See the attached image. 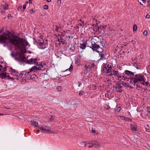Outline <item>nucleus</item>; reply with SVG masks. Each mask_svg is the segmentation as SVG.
Here are the masks:
<instances>
[{"label": "nucleus", "instance_id": "obj_36", "mask_svg": "<svg viewBox=\"0 0 150 150\" xmlns=\"http://www.w3.org/2000/svg\"><path fill=\"white\" fill-rule=\"evenodd\" d=\"M56 89L58 91H61L62 89V87L59 86H57Z\"/></svg>", "mask_w": 150, "mask_h": 150}, {"label": "nucleus", "instance_id": "obj_29", "mask_svg": "<svg viewBox=\"0 0 150 150\" xmlns=\"http://www.w3.org/2000/svg\"><path fill=\"white\" fill-rule=\"evenodd\" d=\"M73 66L72 64H71L69 68L67 69L66 70L64 71V72L68 71H71L73 69Z\"/></svg>", "mask_w": 150, "mask_h": 150}, {"label": "nucleus", "instance_id": "obj_61", "mask_svg": "<svg viewBox=\"0 0 150 150\" xmlns=\"http://www.w3.org/2000/svg\"><path fill=\"white\" fill-rule=\"evenodd\" d=\"M111 73V74H110V76H113L114 75V73L112 74V73Z\"/></svg>", "mask_w": 150, "mask_h": 150}, {"label": "nucleus", "instance_id": "obj_12", "mask_svg": "<svg viewBox=\"0 0 150 150\" xmlns=\"http://www.w3.org/2000/svg\"><path fill=\"white\" fill-rule=\"evenodd\" d=\"M115 76L119 80H125L126 78V76L122 75H121V74H119V72L115 75Z\"/></svg>", "mask_w": 150, "mask_h": 150}, {"label": "nucleus", "instance_id": "obj_6", "mask_svg": "<svg viewBox=\"0 0 150 150\" xmlns=\"http://www.w3.org/2000/svg\"><path fill=\"white\" fill-rule=\"evenodd\" d=\"M91 42L100 44L102 47H104L105 44L104 42L101 40V39L98 37L94 36L93 37L91 40Z\"/></svg>", "mask_w": 150, "mask_h": 150}, {"label": "nucleus", "instance_id": "obj_42", "mask_svg": "<svg viewBox=\"0 0 150 150\" xmlns=\"http://www.w3.org/2000/svg\"><path fill=\"white\" fill-rule=\"evenodd\" d=\"M143 35H146L147 34V32L146 30H145L143 32Z\"/></svg>", "mask_w": 150, "mask_h": 150}, {"label": "nucleus", "instance_id": "obj_21", "mask_svg": "<svg viewBox=\"0 0 150 150\" xmlns=\"http://www.w3.org/2000/svg\"><path fill=\"white\" fill-rule=\"evenodd\" d=\"M122 86H124L126 87H127L128 88H133L134 87L132 86H131L129 84V83H127L125 82H123L122 84Z\"/></svg>", "mask_w": 150, "mask_h": 150}, {"label": "nucleus", "instance_id": "obj_33", "mask_svg": "<svg viewBox=\"0 0 150 150\" xmlns=\"http://www.w3.org/2000/svg\"><path fill=\"white\" fill-rule=\"evenodd\" d=\"M37 66H38V68L39 70L41 69L43 67V66L42 64H39V65L38 64Z\"/></svg>", "mask_w": 150, "mask_h": 150}, {"label": "nucleus", "instance_id": "obj_31", "mask_svg": "<svg viewBox=\"0 0 150 150\" xmlns=\"http://www.w3.org/2000/svg\"><path fill=\"white\" fill-rule=\"evenodd\" d=\"M113 72L114 74V75L117 74L118 73V71H117V69H115L113 71Z\"/></svg>", "mask_w": 150, "mask_h": 150}, {"label": "nucleus", "instance_id": "obj_15", "mask_svg": "<svg viewBox=\"0 0 150 150\" xmlns=\"http://www.w3.org/2000/svg\"><path fill=\"white\" fill-rule=\"evenodd\" d=\"M31 125L34 126L35 127L38 128L40 127L38 125V123L37 122L33 120H31L30 121Z\"/></svg>", "mask_w": 150, "mask_h": 150}, {"label": "nucleus", "instance_id": "obj_28", "mask_svg": "<svg viewBox=\"0 0 150 150\" xmlns=\"http://www.w3.org/2000/svg\"><path fill=\"white\" fill-rule=\"evenodd\" d=\"M141 114L142 117L148 115L147 113L146 112V110L144 111H142L141 112Z\"/></svg>", "mask_w": 150, "mask_h": 150}, {"label": "nucleus", "instance_id": "obj_7", "mask_svg": "<svg viewBox=\"0 0 150 150\" xmlns=\"http://www.w3.org/2000/svg\"><path fill=\"white\" fill-rule=\"evenodd\" d=\"M122 86L120 82H117L113 87V88L116 91L120 93H121L122 91Z\"/></svg>", "mask_w": 150, "mask_h": 150}, {"label": "nucleus", "instance_id": "obj_63", "mask_svg": "<svg viewBox=\"0 0 150 150\" xmlns=\"http://www.w3.org/2000/svg\"><path fill=\"white\" fill-rule=\"evenodd\" d=\"M68 38H69V39H70L71 38V37L70 36H68Z\"/></svg>", "mask_w": 150, "mask_h": 150}, {"label": "nucleus", "instance_id": "obj_34", "mask_svg": "<svg viewBox=\"0 0 150 150\" xmlns=\"http://www.w3.org/2000/svg\"><path fill=\"white\" fill-rule=\"evenodd\" d=\"M137 29V27L136 25L134 24L133 26V30L134 31H136Z\"/></svg>", "mask_w": 150, "mask_h": 150}, {"label": "nucleus", "instance_id": "obj_14", "mask_svg": "<svg viewBox=\"0 0 150 150\" xmlns=\"http://www.w3.org/2000/svg\"><path fill=\"white\" fill-rule=\"evenodd\" d=\"M92 145L93 146L96 148H98L100 147V144L99 143L96 141L92 140Z\"/></svg>", "mask_w": 150, "mask_h": 150}, {"label": "nucleus", "instance_id": "obj_54", "mask_svg": "<svg viewBox=\"0 0 150 150\" xmlns=\"http://www.w3.org/2000/svg\"><path fill=\"white\" fill-rule=\"evenodd\" d=\"M132 42L134 45L136 43V41L133 40H132Z\"/></svg>", "mask_w": 150, "mask_h": 150}, {"label": "nucleus", "instance_id": "obj_10", "mask_svg": "<svg viewBox=\"0 0 150 150\" xmlns=\"http://www.w3.org/2000/svg\"><path fill=\"white\" fill-rule=\"evenodd\" d=\"M38 129H40L41 132L43 133H48L50 131V127L46 126H43L42 127H38Z\"/></svg>", "mask_w": 150, "mask_h": 150}, {"label": "nucleus", "instance_id": "obj_11", "mask_svg": "<svg viewBox=\"0 0 150 150\" xmlns=\"http://www.w3.org/2000/svg\"><path fill=\"white\" fill-rule=\"evenodd\" d=\"M37 58L34 59L31 58L29 59L26 62L27 64H35L36 65H38V63L37 62Z\"/></svg>", "mask_w": 150, "mask_h": 150}, {"label": "nucleus", "instance_id": "obj_59", "mask_svg": "<svg viewBox=\"0 0 150 150\" xmlns=\"http://www.w3.org/2000/svg\"><path fill=\"white\" fill-rule=\"evenodd\" d=\"M46 1L48 2H50L51 1V0H46Z\"/></svg>", "mask_w": 150, "mask_h": 150}, {"label": "nucleus", "instance_id": "obj_22", "mask_svg": "<svg viewBox=\"0 0 150 150\" xmlns=\"http://www.w3.org/2000/svg\"><path fill=\"white\" fill-rule=\"evenodd\" d=\"M8 5L6 6V5L5 6L3 4H0V9L1 10L3 9L4 10H7L8 9Z\"/></svg>", "mask_w": 150, "mask_h": 150}, {"label": "nucleus", "instance_id": "obj_13", "mask_svg": "<svg viewBox=\"0 0 150 150\" xmlns=\"http://www.w3.org/2000/svg\"><path fill=\"white\" fill-rule=\"evenodd\" d=\"M133 85L135 87H136V89L139 90L141 91L143 89V87L142 86L140 85L139 83H135L134 82L130 83Z\"/></svg>", "mask_w": 150, "mask_h": 150}, {"label": "nucleus", "instance_id": "obj_47", "mask_svg": "<svg viewBox=\"0 0 150 150\" xmlns=\"http://www.w3.org/2000/svg\"><path fill=\"white\" fill-rule=\"evenodd\" d=\"M106 63H103V67L104 68V67H107L106 66Z\"/></svg>", "mask_w": 150, "mask_h": 150}, {"label": "nucleus", "instance_id": "obj_26", "mask_svg": "<svg viewBox=\"0 0 150 150\" xmlns=\"http://www.w3.org/2000/svg\"><path fill=\"white\" fill-rule=\"evenodd\" d=\"M102 52H100L99 55L100 56L101 58L99 59L100 60H104L106 59L105 57H104V54L103 53H102Z\"/></svg>", "mask_w": 150, "mask_h": 150}, {"label": "nucleus", "instance_id": "obj_64", "mask_svg": "<svg viewBox=\"0 0 150 150\" xmlns=\"http://www.w3.org/2000/svg\"><path fill=\"white\" fill-rule=\"evenodd\" d=\"M3 115V114L0 113V115Z\"/></svg>", "mask_w": 150, "mask_h": 150}, {"label": "nucleus", "instance_id": "obj_37", "mask_svg": "<svg viewBox=\"0 0 150 150\" xmlns=\"http://www.w3.org/2000/svg\"><path fill=\"white\" fill-rule=\"evenodd\" d=\"M48 8V6L47 5H45L43 6V9L45 10H47Z\"/></svg>", "mask_w": 150, "mask_h": 150}, {"label": "nucleus", "instance_id": "obj_24", "mask_svg": "<svg viewBox=\"0 0 150 150\" xmlns=\"http://www.w3.org/2000/svg\"><path fill=\"white\" fill-rule=\"evenodd\" d=\"M125 74L127 75L133 76L134 75V73L129 71L125 70Z\"/></svg>", "mask_w": 150, "mask_h": 150}, {"label": "nucleus", "instance_id": "obj_5", "mask_svg": "<svg viewBox=\"0 0 150 150\" xmlns=\"http://www.w3.org/2000/svg\"><path fill=\"white\" fill-rule=\"evenodd\" d=\"M48 43L47 41L43 40L38 41L37 45L40 49H44L48 47Z\"/></svg>", "mask_w": 150, "mask_h": 150}, {"label": "nucleus", "instance_id": "obj_49", "mask_svg": "<svg viewBox=\"0 0 150 150\" xmlns=\"http://www.w3.org/2000/svg\"><path fill=\"white\" fill-rule=\"evenodd\" d=\"M59 29V28L57 26H56V28H55V30L57 32H58V29Z\"/></svg>", "mask_w": 150, "mask_h": 150}, {"label": "nucleus", "instance_id": "obj_35", "mask_svg": "<svg viewBox=\"0 0 150 150\" xmlns=\"http://www.w3.org/2000/svg\"><path fill=\"white\" fill-rule=\"evenodd\" d=\"M104 108L107 110L110 108V106L107 104H105L104 105Z\"/></svg>", "mask_w": 150, "mask_h": 150}, {"label": "nucleus", "instance_id": "obj_8", "mask_svg": "<svg viewBox=\"0 0 150 150\" xmlns=\"http://www.w3.org/2000/svg\"><path fill=\"white\" fill-rule=\"evenodd\" d=\"M130 128L131 130L134 133L137 134H139V131L137 129V125L135 123L131 124L130 125Z\"/></svg>", "mask_w": 150, "mask_h": 150}, {"label": "nucleus", "instance_id": "obj_30", "mask_svg": "<svg viewBox=\"0 0 150 150\" xmlns=\"http://www.w3.org/2000/svg\"><path fill=\"white\" fill-rule=\"evenodd\" d=\"M36 76H35V74H33L32 76H29V77L30 78V79L34 81L35 79V78L36 77Z\"/></svg>", "mask_w": 150, "mask_h": 150}, {"label": "nucleus", "instance_id": "obj_39", "mask_svg": "<svg viewBox=\"0 0 150 150\" xmlns=\"http://www.w3.org/2000/svg\"><path fill=\"white\" fill-rule=\"evenodd\" d=\"M144 85H145L146 86H150V83H149L148 82V81H147L146 82H145L144 83Z\"/></svg>", "mask_w": 150, "mask_h": 150}, {"label": "nucleus", "instance_id": "obj_43", "mask_svg": "<svg viewBox=\"0 0 150 150\" xmlns=\"http://www.w3.org/2000/svg\"><path fill=\"white\" fill-rule=\"evenodd\" d=\"M147 6L150 7V0H148L147 1Z\"/></svg>", "mask_w": 150, "mask_h": 150}, {"label": "nucleus", "instance_id": "obj_57", "mask_svg": "<svg viewBox=\"0 0 150 150\" xmlns=\"http://www.w3.org/2000/svg\"><path fill=\"white\" fill-rule=\"evenodd\" d=\"M29 0V4H31L32 3V0Z\"/></svg>", "mask_w": 150, "mask_h": 150}, {"label": "nucleus", "instance_id": "obj_62", "mask_svg": "<svg viewBox=\"0 0 150 150\" xmlns=\"http://www.w3.org/2000/svg\"><path fill=\"white\" fill-rule=\"evenodd\" d=\"M79 85H78V86L79 87H80V85L81 84V83H80L79 82Z\"/></svg>", "mask_w": 150, "mask_h": 150}, {"label": "nucleus", "instance_id": "obj_23", "mask_svg": "<svg viewBox=\"0 0 150 150\" xmlns=\"http://www.w3.org/2000/svg\"><path fill=\"white\" fill-rule=\"evenodd\" d=\"M6 70V67H2V65H0V71L2 72L1 74H3V73H5L4 72Z\"/></svg>", "mask_w": 150, "mask_h": 150}, {"label": "nucleus", "instance_id": "obj_1", "mask_svg": "<svg viewBox=\"0 0 150 150\" xmlns=\"http://www.w3.org/2000/svg\"><path fill=\"white\" fill-rule=\"evenodd\" d=\"M9 41L15 46L23 49H25L28 45L30 46L26 39L20 38L18 40L10 32L8 31L6 33H4L0 35V42L5 43Z\"/></svg>", "mask_w": 150, "mask_h": 150}, {"label": "nucleus", "instance_id": "obj_17", "mask_svg": "<svg viewBox=\"0 0 150 150\" xmlns=\"http://www.w3.org/2000/svg\"><path fill=\"white\" fill-rule=\"evenodd\" d=\"M58 41L60 44H64L65 43H67L66 42V41L63 38V37H59L58 38Z\"/></svg>", "mask_w": 150, "mask_h": 150}, {"label": "nucleus", "instance_id": "obj_38", "mask_svg": "<svg viewBox=\"0 0 150 150\" xmlns=\"http://www.w3.org/2000/svg\"><path fill=\"white\" fill-rule=\"evenodd\" d=\"M125 120L128 121H132V120L131 119L128 117H125Z\"/></svg>", "mask_w": 150, "mask_h": 150}, {"label": "nucleus", "instance_id": "obj_60", "mask_svg": "<svg viewBox=\"0 0 150 150\" xmlns=\"http://www.w3.org/2000/svg\"><path fill=\"white\" fill-rule=\"evenodd\" d=\"M110 66L109 64H108V65H107L106 66H107V68H108V67H110Z\"/></svg>", "mask_w": 150, "mask_h": 150}, {"label": "nucleus", "instance_id": "obj_56", "mask_svg": "<svg viewBox=\"0 0 150 150\" xmlns=\"http://www.w3.org/2000/svg\"><path fill=\"white\" fill-rule=\"evenodd\" d=\"M61 0H58V4H60L61 3Z\"/></svg>", "mask_w": 150, "mask_h": 150}, {"label": "nucleus", "instance_id": "obj_19", "mask_svg": "<svg viewBox=\"0 0 150 150\" xmlns=\"http://www.w3.org/2000/svg\"><path fill=\"white\" fill-rule=\"evenodd\" d=\"M68 47L70 51L72 52H74L75 48V45L73 44H69L68 46Z\"/></svg>", "mask_w": 150, "mask_h": 150}, {"label": "nucleus", "instance_id": "obj_20", "mask_svg": "<svg viewBox=\"0 0 150 150\" xmlns=\"http://www.w3.org/2000/svg\"><path fill=\"white\" fill-rule=\"evenodd\" d=\"M39 70L38 67L37 66H33L29 71V72H31L32 71H36Z\"/></svg>", "mask_w": 150, "mask_h": 150}, {"label": "nucleus", "instance_id": "obj_44", "mask_svg": "<svg viewBox=\"0 0 150 150\" xmlns=\"http://www.w3.org/2000/svg\"><path fill=\"white\" fill-rule=\"evenodd\" d=\"M22 8V6L21 5L19 6L17 9L18 11H19V10L21 9Z\"/></svg>", "mask_w": 150, "mask_h": 150}, {"label": "nucleus", "instance_id": "obj_46", "mask_svg": "<svg viewBox=\"0 0 150 150\" xmlns=\"http://www.w3.org/2000/svg\"><path fill=\"white\" fill-rule=\"evenodd\" d=\"M134 66L137 69H140V67H138L137 66V65H136L135 64V65H134Z\"/></svg>", "mask_w": 150, "mask_h": 150}, {"label": "nucleus", "instance_id": "obj_16", "mask_svg": "<svg viewBox=\"0 0 150 150\" xmlns=\"http://www.w3.org/2000/svg\"><path fill=\"white\" fill-rule=\"evenodd\" d=\"M104 69H106V73L107 74L111 73L113 71L111 66H110V67H108V68L104 67Z\"/></svg>", "mask_w": 150, "mask_h": 150}, {"label": "nucleus", "instance_id": "obj_51", "mask_svg": "<svg viewBox=\"0 0 150 150\" xmlns=\"http://www.w3.org/2000/svg\"><path fill=\"white\" fill-rule=\"evenodd\" d=\"M26 4H24L23 6V9H25L26 8Z\"/></svg>", "mask_w": 150, "mask_h": 150}, {"label": "nucleus", "instance_id": "obj_27", "mask_svg": "<svg viewBox=\"0 0 150 150\" xmlns=\"http://www.w3.org/2000/svg\"><path fill=\"white\" fill-rule=\"evenodd\" d=\"M86 47V44L85 43H81L80 44V48L83 49H85Z\"/></svg>", "mask_w": 150, "mask_h": 150}, {"label": "nucleus", "instance_id": "obj_18", "mask_svg": "<svg viewBox=\"0 0 150 150\" xmlns=\"http://www.w3.org/2000/svg\"><path fill=\"white\" fill-rule=\"evenodd\" d=\"M1 75L2 76V78H7L9 79H13V78L10 77V76L7 73H3V74H2Z\"/></svg>", "mask_w": 150, "mask_h": 150}, {"label": "nucleus", "instance_id": "obj_9", "mask_svg": "<svg viewBox=\"0 0 150 150\" xmlns=\"http://www.w3.org/2000/svg\"><path fill=\"white\" fill-rule=\"evenodd\" d=\"M95 66L92 63H87L85 64V68L86 71H90L92 68H93Z\"/></svg>", "mask_w": 150, "mask_h": 150}, {"label": "nucleus", "instance_id": "obj_41", "mask_svg": "<svg viewBox=\"0 0 150 150\" xmlns=\"http://www.w3.org/2000/svg\"><path fill=\"white\" fill-rule=\"evenodd\" d=\"M48 133H52L53 134H57V132H55V131H51L50 130V132H49Z\"/></svg>", "mask_w": 150, "mask_h": 150}, {"label": "nucleus", "instance_id": "obj_3", "mask_svg": "<svg viewBox=\"0 0 150 150\" xmlns=\"http://www.w3.org/2000/svg\"><path fill=\"white\" fill-rule=\"evenodd\" d=\"M127 81L130 83L134 82L135 83H136L140 82V84L142 85H144L145 82L144 76L140 74H136L134 75L129 79H128Z\"/></svg>", "mask_w": 150, "mask_h": 150}, {"label": "nucleus", "instance_id": "obj_45", "mask_svg": "<svg viewBox=\"0 0 150 150\" xmlns=\"http://www.w3.org/2000/svg\"><path fill=\"white\" fill-rule=\"evenodd\" d=\"M83 92L81 91H80L79 94V96H81L83 95Z\"/></svg>", "mask_w": 150, "mask_h": 150}, {"label": "nucleus", "instance_id": "obj_48", "mask_svg": "<svg viewBox=\"0 0 150 150\" xmlns=\"http://www.w3.org/2000/svg\"><path fill=\"white\" fill-rule=\"evenodd\" d=\"M146 18H147L149 19L150 18V15L149 14H147L146 15Z\"/></svg>", "mask_w": 150, "mask_h": 150}, {"label": "nucleus", "instance_id": "obj_52", "mask_svg": "<svg viewBox=\"0 0 150 150\" xmlns=\"http://www.w3.org/2000/svg\"><path fill=\"white\" fill-rule=\"evenodd\" d=\"M91 132L93 133H95L96 132L95 130H93V128L92 129Z\"/></svg>", "mask_w": 150, "mask_h": 150}, {"label": "nucleus", "instance_id": "obj_55", "mask_svg": "<svg viewBox=\"0 0 150 150\" xmlns=\"http://www.w3.org/2000/svg\"><path fill=\"white\" fill-rule=\"evenodd\" d=\"M8 18H12V16L10 14H8Z\"/></svg>", "mask_w": 150, "mask_h": 150}, {"label": "nucleus", "instance_id": "obj_25", "mask_svg": "<svg viewBox=\"0 0 150 150\" xmlns=\"http://www.w3.org/2000/svg\"><path fill=\"white\" fill-rule=\"evenodd\" d=\"M92 141H89V142H81V144H84L85 146H86L87 144H91L92 145Z\"/></svg>", "mask_w": 150, "mask_h": 150}, {"label": "nucleus", "instance_id": "obj_32", "mask_svg": "<svg viewBox=\"0 0 150 150\" xmlns=\"http://www.w3.org/2000/svg\"><path fill=\"white\" fill-rule=\"evenodd\" d=\"M146 112L148 113L150 115V107H147L146 109Z\"/></svg>", "mask_w": 150, "mask_h": 150}, {"label": "nucleus", "instance_id": "obj_58", "mask_svg": "<svg viewBox=\"0 0 150 150\" xmlns=\"http://www.w3.org/2000/svg\"><path fill=\"white\" fill-rule=\"evenodd\" d=\"M11 55L12 57H14L15 56V54L13 53H11Z\"/></svg>", "mask_w": 150, "mask_h": 150}, {"label": "nucleus", "instance_id": "obj_53", "mask_svg": "<svg viewBox=\"0 0 150 150\" xmlns=\"http://www.w3.org/2000/svg\"><path fill=\"white\" fill-rule=\"evenodd\" d=\"M5 10H1V13H2V14H4L5 12Z\"/></svg>", "mask_w": 150, "mask_h": 150}, {"label": "nucleus", "instance_id": "obj_50", "mask_svg": "<svg viewBox=\"0 0 150 150\" xmlns=\"http://www.w3.org/2000/svg\"><path fill=\"white\" fill-rule=\"evenodd\" d=\"M70 36L71 37V38H72L74 36V34L73 33H71Z\"/></svg>", "mask_w": 150, "mask_h": 150}, {"label": "nucleus", "instance_id": "obj_4", "mask_svg": "<svg viewBox=\"0 0 150 150\" xmlns=\"http://www.w3.org/2000/svg\"><path fill=\"white\" fill-rule=\"evenodd\" d=\"M91 46L88 45L87 46V47H90L91 48L93 51H95L98 53L101 52L103 51L102 48L100 47L101 45L100 44L96 43L91 42Z\"/></svg>", "mask_w": 150, "mask_h": 150}, {"label": "nucleus", "instance_id": "obj_2", "mask_svg": "<svg viewBox=\"0 0 150 150\" xmlns=\"http://www.w3.org/2000/svg\"><path fill=\"white\" fill-rule=\"evenodd\" d=\"M9 71L10 72L9 73L13 76H18L19 78H22V79H29V76L30 72L29 71H23L21 72V73H18V71L14 69L11 68H10Z\"/></svg>", "mask_w": 150, "mask_h": 150}, {"label": "nucleus", "instance_id": "obj_40", "mask_svg": "<svg viewBox=\"0 0 150 150\" xmlns=\"http://www.w3.org/2000/svg\"><path fill=\"white\" fill-rule=\"evenodd\" d=\"M121 108L120 107H119L117 108V111L118 112H119L121 110Z\"/></svg>", "mask_w": 150, "mask_h": 150}]
</instances>
